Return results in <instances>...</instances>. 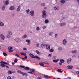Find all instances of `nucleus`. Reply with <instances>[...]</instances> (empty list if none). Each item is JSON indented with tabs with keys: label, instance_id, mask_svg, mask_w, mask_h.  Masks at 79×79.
Segmentation results:
<instances>
[{
	"label": "nucleus",
	"instance_id": "24",
	"mask_svg": "<svg viewBox=\"0 0 79 79\" xmlns=\"http://www.w3.org/2000/svg\"><path fill=\"white\" fill-rule=\"evenodd\" d=\"M58 61H59V59L54 60H53V62H54V63H56V62H58Z\"/></svg>",
	"mask_w": 79,
	"mask_h": 79
},
{
	"label": "nucleus",
	"instance_id": "39",
	"mask_svg": "<svg viewBox=\"0 0 79 79\" xmlns=\"http://www.w3.org/2000/svg\"><path fill=\"white\" fill-rule=\"evenodd\" d=\"M53 32H51L49 33V35L50 36H52L53 35Z\"/></svg>",
	"mask_w": 79,
	"mask_h": 79
},
{
	"label": "nucleus",
	"instance_id": "21",
	"mask_svg": "<svg viewBox=\"0 0 79 79\" xmlns=\"http://www.w3.org/2000/svg\"><path fill=\"white\" fill-rule=\"evenodd\" d=\"M21 74H22L23 76H27V73H25L23 72H22V73H21Z\"/></svg>",
	"mask_w": 79,
	"mask_h": 79
},
{
	"label": "nucleus",
	"instance_id": "7",
	"mask_svg": "<svg viewBox=\"0 0 79 79\" xmlns=\"http://www.w3.org/2000/svg\"><path fill=\"white\" fill-rule=\"evenodd\" d=\"M66 24L64 23H61L60 24V26L61 27H63V26H65V25H66Z\"/></svg>",
	"mask_w": 79,
	"mask_h": 79
},
{
	"label": "nucleus",
	"instance_id": "10",
	"mask_svg": "<svg viewBox=\"0 0 79 79\" xmlns=\"http://www.w3.org/2000/svg\"><path fill=\"white\" fill-rule=\"evenodd\" d=\"M46 48L47 50H50V46L49 44H47L46 45Z\"/></svg>",
	"mask_w": 79,
	"mask_h": 79
},
{
	"label": "nucleus",
	"instance_id": "28",
	"mask_svg": "<svg viewBox=\"0 0 79 79\" xmlns=\"http://www.w3.org/2000/svg\"><path fill=\"white\" fill-rule=\"evenodd\" d=\"M60 2L61 3L64 4V3H65V1H64V0H61V1H60Z\"/></svg>",
	"mask_w": 79,
	"mask_h": 79
},
{
	"label": "nucleus",
	"instance_id": "30",
	"mask_svg": "<svg viewBox=\"0 0 79 79\" xmlns=\"http://www.w3.org/2000/svg\"><path fill=\"white\" fill-rule=\"evenodd\" d=\"M50 52H54V49L53 48H52L49 50Z\"/></svg>",
	"mask_w": 79,
	"mask_h": 79
},
{
	"label": "nucleus",
	"instance_id": "17",
	"mask_svg": "<svg viewBox=\"0 0 79 79\" xmlns=\"http://www.w3.org/2000/svg\"><path fill=\"white\" fill-rule=\"evenodd\" d=\"M9 10H15V6H12L10 7L9 8Z\"/></svg>",
	"mask_w": 79,
	"mask_h": 79
},
{
	"label": "nucleus",
	"instance_id": "20",
	"mask_svg": "<svg viewBox=\"0 0 79 79\" xmlns=\"http://www.w3.org/2000/svg\"><path fill=\"white\" fill-rule=\"evenodd\" d=\"M77 50L72 51L71 52V53H77Z\"/></svg>",
	"mask_w": 79,
	"mask_h": 79
},
{
	"label": "nucleus",
	"instance_id": "12",
	"mask_svg": "<svg viewBox=\"0 0 79 79\" xmlns=\"http://www.w3.org/2000/svg\"><path fill=\"white\" fill-rule=\"evenodd\" d=\"M29 55L32 58H35V56H34V55L31 53H30Z\"/></svg>",
	"mask_w": 79,
	"mask_h": 79
},
{
	"label": "nucleus",
	"instance_id": "61",
	"mask_svg": "<svg viewBox=\"0 0 79 79\" xmlns=\"http://www.w3.org/2000/svg\"><path fill=\"white\" fill-rule=\"evenodd\" d=\"M77 2L78 3V5H79V0H77Z\"/></svg>",
	"mask_w": 79,
	"mask_h": 79
},
{
	"label": "nucleus",
	"instance_id": "5",
	"mask_svg": "<svg viewBox=\"0 0 79 79\" xmlns=\"http://www.w3.org/2000/svg\"><path fill=\"white\" fill-rule=\"evenodd\" d=\"M8 74H13V73H15V72L14 71H11L9 70L7 72Z\"/></svg>",
	"mask_w": 79,
	"mask_h": 79
},
{
	"label": "nucleus",
	"instance_id": "54",
	"mask_svg": "<svg viewBox=\"0 0 79 79\" xmlns=\"http://www.w3.org/2000/svg\"><path fill=\"white\" fill-rule=\"evenodd\" d=\"M45 28H46V26H44L43 27V29H45Z\"/></svg>",
	"mask_w": 79,
	"mask_h": 79
},
{
	"label": "nucleus",
	"instance_id": "49",
	"mask_svg": "<svg viewBox=\"0 0 79 79\" xmlns=\"http://www.w3.org/2000/svg\"><path fill=\"white\" fill-rule=\"evenodd\" d=\"M7 79H11V78L9 76L7 77Z\"/></svg>",
	"mask_w": 79,
	"mask_h": 79
},
{
	"label": "nucleus",
	"instance_id": "59",
	"mask_svg": "<svg viewBox=\"0 0 79 79\" xmlns=\"http://www.w3.org/2000/svg\"><path fill=\"white\" fill-rule=\"evenodd\" d=\"M43 63H44L45 64H47V62H43Z\"/></svg>",
	"mask_w": 79,
	"mask_h": 79
},
{
	"label": "nucleus",
	"instance_id": "22",
	"mask_svg": "<svg viewBox=\"0 0 79 79\" xmlns=\"http://www.w3.org/2000/svg\"><path fill=\"white\" fill-rule=\"evenodd\" d=\"M44 76L46 78V79H48L49 78H50V77L48 76L47 75H44Z\"/></svg>",
	"mask_w": 79,
	"mask_h": 79
},
{
	"label": "nucleus",
	"instance_id": "42",
	"mask_svg": "<svg viewBox=\"0 0 79 79\" xmlns=\"http://www.w3.org/2000/svg\"><path fill=\"white\" fill-rule=\"evenodd\" d=\"M8 33L9 35H12V32H11V31H8Z\"/></svg>",
	"mask_w": 79,
	"mask_h": 79
},
{
	"label": "nucleus",
	"instance_id": "55",
	"mask_svg": "<svg viewBox=\"0 0 79 79\" xmlns=\"http://www.w3.org/2000/svg\"><path fill=\"white\" fill-rule=\"evenodd\" d=\"M15 14H12V16H15Z\"/></svg>",
	"mask_w": 79,
	"mask_h": 79
},
{
	"label": "nucleus",
	"instance_id": "58",
	"mask_svg": "<svg viewBox=\"0 0 79 79\" xmlns=\"http://www.w3.org/2000/svg\"><path fill=\"white\" fill-rule=\"evenodd\" d=\"M76 57V56H74V55L73 56H72V58H74V57Z\"/></svg>",
	"mask_w": 79,
	"mask_h": 79
},
{
	"label": "nucleus",
	"instance_id": "41",
	"mask_svg": "<svg viewBox=\"0 0 79 79\" xmlns=\"http://www.w3.org/2000/svg\"><path fill=\"white\" fill-rule=\"evenodd\" d=\"M58 72H60V73H62V71H61V69H58L57 70Z\"/></svg>",
	"mask_w": 79,
	"mask_h": 79
},
{
	"label": "nucleus",
	"instance_id": "38",
	"mask_svg": "<svg viewBox=\"0 0 79 79\" xmlns=\"http://www.w3.org/2000/svg\"><path fill=\"white\" fill-rule=\"evenodd\" d=\"M58 49L59 51H60V50H62V48H61V47H60L58 48Z\"/></svg>",
	"mask_w": 79,
	"mask_h": 79
},
{
	"label": "nucleus",
	"instance_id": "51",
	"mask_svg": "<svg viewBox=\"0 0 79 79\" xmlns=\"http://www.w3.org/2000/svg\"><path fill=\"white\" fill-rule=\"evenodd\" d=\"M22 60H23V61H25L26 60V59H25V58H22Z\"/></svg>",
	"mask_w": 79,
	"mask_h": 79
},
{
	"label": "nucleus",
	"instance_id": "53",
	"mask_svg": "<svg viewBox=\"0 0 79 79\" xmlns=\"http://www.w3.org/2000/svg\"><path fill=\"white\" fill-rule=\"evenodd\" d=\"M37 47H38V48L40 47V46H39V44H37Z\"/></svg>",
	"mask_w": 79,
	"mask_h": 79
},
{
	"label": "nucleus",
	"instance_id": "62",
	"mask_svg": "<svg viewBox=\"0 0 79 79\" xmlns=\"http://www.w3.org/2000/svg\"><path fill=\"white\" fill-rule=\"evenodd\" d=\"M12 64H13V65L15 64V63H14V62H12Z\"/></svg>",
	"mask_w": 79,
	"mask_h": 79
},
{
	"label": "nucleus",
	"instance_id": "37",
	"mask_svg": "<svg viewBox=\"0 0 79 79\" xmlns=\"http://www.w3.org/2000/svg\"><path fill=\"white\" fill-rule=\"evenodd\" d=\"M17 61H18V59H15L14 61V63H17Z\"/></svg>",
	"mask_w": 79,
	"mask_h": 79
},
{
	"label": "nucleus",
	"instance_id": "2",
	"mask_svg": "<svg viewBox=\"0 0 79 79\" xmlns=\"http://www.w3.org/2000/svg\"><path fill=\"white\" fill-rule=\"evenodd\" d=\"M19 66L20 68H24V69L25 70H29L30 69L28 67H25V66L23 65H20Z\"/></svg>",
	"mask_w": 79,
	"mask_h": 79
},
{
	"label": "nucleus",
	"instance_id": "31",
	"mask_svg": "<svg viewBox=\"0 0 79 79\" xmlns=\"http://www.w3.org/2000/svg\"><path fill=\"white\" fill-rule=\"evenodd\" d=\"M26 42L28 43V44H29V43H30L31 42V40H26Z\"/></svg>",
	"mask_w": 79,
	"mask_h": 79
},
{
	"label": "nucleus",
	"instance_id": "60",
	"mask_svg": "<svg viewBox=\"0 0 79 79\" xmlns=\"http://www.w3.org/2000/svg\"><path fill=\"white\" fill-rule=\"evenodd\" d=\"M24 58H25V59H27V56H25Z\"/></svg>",
	"mask_w": 79,
	"mask_h": 79
},
{
	"label": "nucleus",
	"instance_id": "27",
	"mask_svg": "<svg viewBox=\"0 0 79 79\" xmlns=\"http://www.w3.org/2000/svg\"><path fill=\"white\" fill-rule=\"evenodd\" d=\"M35 52L36 53L37 55H40V52L38 50H36Z\"/></svg>",
	"mask_w": 79,
	"mask_h": 79
},
{
	"label": "nucleus",
	"instance_id": "3",
	"mask_svg": "<svg viewBox=\"0 0 79 79\" xmlns=\"http://www.w3.org/2000/svg\"><path fill=\"white\" fill-rule=\"evenodd\" d=\"M0 63L1 64V66L2 67H5V64H8V63L3 61H1Z\"/></svg>",
	"mask_w": 79,
	"mask_h": 79
},
{
	"label": "nucleus",
	"instance_id": "32",
	"mask_svg": "<svg viewBox=\"0 0 79 79\" xmlns=\"http://www.w3.org/2000/svg\"><path fill=\"white\" fill-rule=\"evenodd\" d=\"M35 69H30V71L31 72V73H34L35 72Z\"/></svg>",
	"mask_w": 79,
	"mask_h": 79
},
{
	"label": "nucleus",
	"instance_id": "40",
	"mask_svg": "<svg viewBox=\"0 0 79 79\" xmlns=\"http://www.w3.org/2000/svg\"><path fill=\"white\" fill-rule=\"evenodd\" d=\"M39 64L40 66H44V64L43 63H39Z\"/></svg>",
	"mask_w": 79,
	"mask_h": 79
},
{
	"label": "nucleus",
	"instance_id": "64",
	"mask_svg": "<svg viewBox=\"0 0 79 79\" xmlns=\"http://www.w3.org/2000/svg\"><path fill=\"white\" fill-rule=\"evenodd\" d=\"M77 74H79V71H78L77 72Z\"/></svg>",
	"mask_w": 79,
	"mask_h": 79
},
{
	"label": "nucleus",
	"instance_id": "6",
	"mask_svg": "<svg viewBox=\"0 0 79 79\" xmlns=\"http://www.w3.org/2000/svg\"><path fill=\"white\" fill-rule=\"evenodd\" d=\"M10 2V0H6L5 1V4L6 5H8L9 4Z\"/></svg>",
	"mask_w": 79,
	"mask_h": 79
},
{
	"label": "nucleus",
	"instance_id": "9",
	"mask_svg": "<svg viewBox=\"0 0 79 79\" xmlns=\"http://www.w3.org/2000/svg\"><path fill=\"white\" fill-rule=\"evenodd\" d=\"M62 42L64 45H66V43H67V41H66V40L65 39H64L62 41Z\"/></svg>",
	"mask_w": 79,
	"mask_h": 79
},
{
	"label": "nucleus",
	"instance_id": "33",
	"mask_svg": "<svg viewBox=\"0 0 79 79\" xmlns=\"http://www.w3.org/2000/svg\"><path fill=\"white\" fill-rule=\"evenodd\" d=\"M44 22L45 23H47L49 22V20L48 19H46L45 20Z\"/></svg>",
	"mask_w": 79,
	"mask_h": 79
},
{
	"label": "nucleus",
	"instance_id": "15",
	"mask_svg": "<svg viewBox=\"0 0 79 79\" xmlns=\"http://www.w3.org/2000/svg\"><path fill=\"white\" fill-rule=\"evenodd\" d=\"M0 37L2 39V40H4L5 39V36H4V35H3V34L1 35Z\"/></svg>",
	"mask_w": 79,
	"mask_h": 79
},
{
	"label": "nucleus",
	"instance_id": "23",
	"mask_svg": "<svg viewBox=\"0 0 79 79\" xmlns=\"http://www.w3.org/2000/svg\"><path fill=\"white\" fill-rule=\"evenodd\" d=\"M20 55H23V56H26V54H25L24 53L21 52L19 53Z\"/></svg>",
	"mask_w": 79,
	"mask_h": 79
},
{
	"label": "nucleus",
	"instance_id": "11",
	"mask_svg": "<svg viewBox=\"0 0 79 79\" xmlns=\"http://www.w3.org/2000/svg\"><path fill=\"white\" fill-rule=\"evenodd\" d=\"M46 44H42L40 45L41 47V48H44V47H45Z\"/></svg>",
	"mask_w": 79,
	"mask_h": 79
},
{
	"label": "nucleus",
	"instance_id": "34",
	"mask_svg": "<svg viewBox=\"0 0 79 79\" xmlns=\"http://www.w3.org/2000/svg\"><path fill=\"white\" fill-rule=\"evenodd\" d=\"M35 58H37V59H38V60H40V58L39 57V56H35Z\"/></svg>",
	"mask_w": 79,
	"mask_h": 79
},
{
	"label": "nucleus",
	"instance_id": "29",
	"mask_svg": "<svg viewBox=\"0 0 79 79\" xmlns=\"http://www.w3.org/2000/svg\"><path fill=\"white\" fill-rule=\"evenodd\" d=\"M60 63H63L64 62V60L63 59H61L60 60Z\"/></svg>",
	"mask_w": 79,
	"mask_h": 79
},
{
	"label": "nucleus",
	"instance_id": "46",
	"mask_svg": "<svg viewBox=\"0 0 79 79\" xmlns=\"http://www.w3.org/2000/svg\"><path fill=\"white\" fill-rule=\"evenodd\" d=\"M30 10L29 9H28L26 11V13H27V14H28V13L29 12Z\"/></svg>",
	"mask_w": 79,
	"mask_h": 79
},
{
	"label": "nucleus",
	"instance_id": "35",
	"mask_svg": "<svg viewBox=\"0 0 79 79\" xmlns=\"http://www.w3.org/2000/svg\"><path fill=\"white\" fill-rule=\"evenodd\" d=\"M8 50H12L13 49V47H9L8 48Z\"/></svg>",
	"mask_w": 79,
	"mask_h": 79
},
{
	"label": "nucleus",
	"instance_id": "4",
	"mask_svg": "<svg viewBox=\"0 0 79 79\" xmlns=\"http://www.w3.org/2000/svg\"><path fill=\"white\" fill-rule=\"evenodd\" d=\"M30 14L31 16H34V11L31 10L30 11Z\"/></svg>",
	"mask_w": 79,
	"mask_h": 79
},
{
	"label": "nucleus",
	"instance_id": "50",
	"mask_svg": "<svg viewBox=\"0 0 79 79\" xmlns=\"http://www.w3.org/2000/svg\"><path fill=\"white\" fill-rule=\"evenodd\" d=\"M55 37L56 38L58 37V35L57 34H55Z\"/></svg>",
	"mask_w": 79,
	"mask_h": 79
},
{
	"label": "nucleus",
	"instance_id": "8",
	"mask_svg": "<svg viewBox=\"0 0 79 79\" xmlns=\"http://www.w3.org/2000/svg\"><path fill=\"white\" fill-rule=\"evenodd\" d=\"M15 40L16 42H17V43H19V42H21V39L20 38H16Z\"/></svg>",
	"mask_w": 79,
	"mask_h": 79
},
{
	"label": "nucleus",
	"instance_id": "63",
	"mask_svg": "<svg viewBox=\"0 0 79 79\" xmlns=\"http://www.w3.org/2000/svg\"><path fill=\"white\" fill-rule=\"evenodd\" d=\"M55 58H56V56L53 57V59H55Z\"/></svg>",
	"mask_w": 79,
	"mask_h": 79
},
{
	"label": "nucleus",
	"instance_id": "43",
	"mask_svg": "<svg viewBox=\"0 0 79 79\" xmlns=\"http://www.w3.org/2000/svg\"><path fill=\"white\" fill-rule=\"evenodd\" d=\"M41 5L42 6H45V3H42L41 4Z\"/></svg>",
	"mask_w": 79,
	"mask_h": 79
},
{
	"label": "nucleus",
	"instance_id": "18",
	"mask_svg": "<svg viewBox=\"0 0 79 79\" xmlns=\"http://www.w3.org/2000/svg\"><path fill=\"white\" fill-rule=\"evenodd\" d=\"M20 10H21V6H18L17 10V11H20Z\"/></svg>",
	"mask_w": 79,
	"mask_h": 79
},
{
	"label": "nucleus",
	"instance_id": "45",
	"mask_svg": "<svg viewBox=\"0 0 79 79\" xmlns=\"http://www.w3.org/2000/svg\"><path fill=\"white\" fill-rule=\"evenodd\" d=\"M17 72H18L19 73V74H21V73H22V72H21V71H20V70L17 71Z\"/></svg>",
	"mask_w": 79,
	"mask_h": 79
},
{
	"label": "nucleus",
	"instance_id": "36",
	"mask_svg": "<svg viewBox=\"0 0 79 79\" xmlns=\"http://www.w3.org/2000/svg\"><path fill=\"white\" fill-rule=\"evenodd\" d=\"M36 30L38 31H39V30H40V28L39 27H36Z\"/></svg>",
	"mask_w": 79,
	"mask_h": 79
},
{
	"label": "nucleus",
	"instance_id": "13",
	"mask_svg": "<svg viewBox=\"0 0 79 79\" xmlns=\"http://www.w3.org/2000/svg\"><path fill=\"white\" fill-rule=\"evenodd\" d=\"M71 59L69 58L67 59V63L68 64H69L71 63Z\"/></svg>",
	"mask_w": 79,
	"mask_h": 79
},
{
	"label": "nucleus",
	"instance_id": "47",
	"mask_svg": "<svg viewBox=\"0 0 79 79\" xmlns=\"http://www.w3.org/2000/svg\"><path fill=\"white\" fill-rule=\"evenodd\" d=\"M28 73L30 74H34V73H33L31 72H28Z\"/></svg>",
	"mask_w": 79,
	"mask_h": 79
},
{
	"label": "nucleus",
	"instance_id": "44",
	"mask_svg": "<svg viewBox=\"0 0 79 79\" xmlns=\"http://www.w3.org/2000/svg\"><path fill=\"white\" fill-rule=\"evenodd\" d=\"M3 54L4 56H7V54H6V53L5 52H3Z\"/></svg>",
	"mask_w": 79,
	"mask_h": 79
},
{
	"label": "nucleus",
	"instance_id": "14",
	"mask_svg": "<svg viewBox=\"0 0 79 79\" xmlns=\"http://www.w3.org/2000/svg\"><path fill=\"white\" fill-rule=\"evenodd\" d=\"M5 8H6V6L5 5H4L2 6V11H4L5 10Z\"/></svg>",
	"mask_w": 79,
	"mask_h": 79
},
{
	"label": "nucleus",
	"instance_id": "56",
	"mask_svg": "<svg viewBox=\"0 0 79 79\" xmlns=\"http://www.w3.org/2000/svg\"><path fill=\"white\" fill-rule=\"evenodd\" d=\"M48 56H52V54H50L48 55Z\"/></svg>",
	"mask_w": 79,
	"mask_h": 79
},
{
	"label": "nucleus",
	"instance_id": "1",
	"mask_svg": "<svg viewBox=\"0 0 79 79\" xmlns=\"http://www.w3.org/2000/svg\"><path fill=\"white\" fill-rule=\"evenodd\" d=\"M42 18H47V11L45 10H43L42 11Z\"/></svg>",
	"mask_w": 79,
	"mask_h": 79
},
{
	"label": "nucleus",
	"instance_id": "25",
	"mask_svg": "<svg viewBox=\"0 0 79 79\" xmlns=\"http://www.w3.org/2000/svg\"><path fill=\"white\" fill-rule=\"evenodd\" d=\"M4 23L1 21H0V26H4Z\"/></svg>",
	"mask_w": 79,
	"mask_h": 79
},
{
	"label": "nucleus",
	"instance_id": "52",
	"mask_svg": "<svg viewBox=\"0 0 79 79\" xmlns=\"http://www.w3.org/2000/svg\"><path fill=\"white\" fill-rule=\"evenodd\" d=\"M13 50H10L9 51V53H11V52H13Z\"/></svg>",
	"mask_w": 79,
	"mask_h": 79
},
{
	"label": "nucleus",
	"instance_id": "26",
	"mask_svg": "<svg viewBox=\"0 0 79 79\" xmlns=\"http://www.w3.org/2000/svg\"><path fill=\"white\" fill-rule=\"evenodd\" d=\"M22 37L23 39H26V38H27V35H24Z\"/></svg>",
	"mask_w": 79,
	"mask_h": 79
},
{
	"label": "nucleus",
	"instance_id": "57",
	"mask_svg": "<svg viewBox=\"0 0 79 79\" xmlns=\"http://www.w3.org/2000/svg\"><path fill=\"white\" fill-rule=\"evenodd\" d=\"M15 56L18 57H19V56L18 54H16L15 55Z\"/></svg>",
	"mask_w": 79,
	"mask_h": 79
},
{
	"label": "nucleus",
	"instance_id": "16",
	"mask_svg": "<svg viewBox=\"0 0 79 79\" xmlns=\"http://www.w3.org/2000/svg\"><path fill=\"white\" fill-rule=\"evenodd\" d=\"M68 69H72L73 68V66L72 65H68L67 66Z\"/></svg>",
	"mask_w": 79,
	"mask_h": 79
},
{
	"label": "nucleus",
	"instance_id": "48",
	"mask_svg": "<svg viewBox=\"0 0 79 79\" xmlns=\"http://www.w3.org/2000/svg\"><path fill=\"white\" fill-rule=\"evenodd\" d=\"M6 37H7V38H10V35H7L6 36Z\"/></svg>",
	"mask_w": 79,
	"mask_h": 79
},
{
	"label": "nucleus",
	"instance_id": "19",
	"mask_svg": "<svg viewBox=\"0 0 79 79\" xmlns=\"http://www.w3.org/2000/svg\"><path fill=\"white\" fill-rule=\"evenodd\" d=\"M55 10H58L60 9V7L58 6H55L54 7Z\"/></svg>",
	"mask_w": 79,
	"mask_h": 79
}]
</instances>
